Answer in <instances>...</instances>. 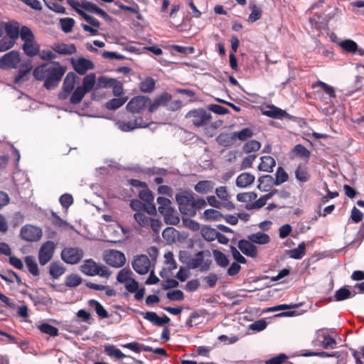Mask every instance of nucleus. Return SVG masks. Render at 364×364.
Listing matches in <instances>:
<instances>
[{"instance_id": "obj_1", "label": "nucleus", "mask_w": 364, "mask_h": 364, "mask_svg": "<svg viewBox=\"0 0 364 364\" xmlns=\"http://www.w3.org/2000/svg\"><path fill=\"white\" fill-rule=\"evenodd\" d=\"M65 71L66 68L59 62L52 61L36 67L33 75L36 80L44 81L47 90H53L58 85Z\"/></svg>"}, {"instance_id": "obj_2", "label": "nucleus", "mask_w": 364, "mask_h": 364, "mask_svg": "<svg viewBox=\"0 0 364 364\" xmlns=\"http://www.w3.org/2000/svg\"><path fill=\"white\" fill-rule=\"evenodd\" d=\"M21 39L23 41L21 49L26 55L31 58L38 55L40 45L36 41V36L29 27L22 26Z\"/></svg>"}, {"instance_id": "obj_3", "label": "nucleus", "mask_w": 364, "mask_h": 364, "mask_svg": "<svg viewBox=\"0 0 364 364\" xmlns=\"http://www.w3.org/2000/svg\"><path fill=\"white\" fill-rule=\"evenodd\" d=\"M80 271L85 275L90 277L100 276L104 278H109L111 272L106 266L97 263L92 259H86L80 266Z\"/></svg>"}, {"instance_id": "obj_4", "label": "nucleus", "mask_w": 364, "mask_h": 364, "mask_svg": "<svg viewBox=\"0 0 364 364\" xmlns=\"http://www.w3.org/2000/svg\"><path fill=\"white\" fill-rule=\"evenodd\" d=\"M193 198V194L187 191L180 192L176 194V200L178 203L179 210L183 215L190 216L196 215Z\"/></svg>"}, {"instance_id": "obj_5", "label": "nucleus", "mask_w": 364, "mask_h": 364, "mask_svg": "<svg viewBox=\"0 0 364 364\" xmlns=\"http://www.w3.org/2000/svg\"><path fill=\"white\" fill-rule=\"evenodd\" d=\"M187 119L197 127L206 125L211 119V114L204 109L199 108L189 111L185 116Z\"/></svg>"}, {"instance_id": "obj_6", "label": "nucleus", "mask_w": 364, "mask_h": 364, "mask_svg": "<svg viewBox=\"0 0 364 364\" xmlns=\"http://www.w3.org/2000/svg\"><path fill=\"white\" fill-rule=\"evenodd\" d=\"M23 62L19 51L11 50L0 58V68L3 70L16 69Z\"/></svg>"}, {"instance_id": "obj_7", "label": "nucleus", "mask_w": 364, "mask_h": 364, "mask_svg": "<svg viewBox=\"0 0 364 364\" xmlns=\"http://www.w3.org/2000/svg\"><path fill=\"white\" fill-rule=\"evenodd\" d=\"M55 250L53 241L48 240L43 242L38 251V259L41 265L47 264L53 258Z\"/></svg>"}, {"instance_id": "obj_8", "label": "nucleus", "mask_w": 364, "mask_h": 364, "mask_svg": "<svg viewBox=\"0 0 364 364\" xmlns=\"http://www.w3.org/2000/svg\"><path fill=\"white\" fill-rule=\"evenodd\" d=\"M84 252L79 247H65L61 252V258L67 264H77L82 258Z\"/></svg>"}, {"instance_id": "obj_9", "label": "nucleus", "mask_w": 364, "mask_h": 364, "mask_svg": "<svg viewBox=\"0 0 364 364\" xmlns=\"http://www.w3.org/2000/svg\"><path fill=\"white\" fill-rule=\"evenodd\" d=\"M20 236L22 240L28 242L38 241L43 236L42 230L32 225L23 226L20 231Z\"/></svg>"}, {"instance_id": "obj_10", "label": "nucleus", "mask_w": 364, "mask_h": 364, "mask_svg": "<svg viewBox=\"0 0 364 364\" xmlns=\"http://www.w3.org/2000/svg\"><path fill=\"white\" fill-rule=\"evenodd\" d=\"M132 265L134 270L139 274H147L151 269V261L146 255H139L134 257Z\"/></svg>"}, {"instance_id": "obj_11", "label": "nucleus", "mask_w": 364, "mask_h": 364, "mask_svg": "<svg viewBox=\"0 0 364 364\" xmlns=\"http://www.w3.org/2000/svg\"><path fill=\"white\" fill-rule=\"evenodd\" d=\"M105 262L113 267H121L126 262V258L120 251L115 250H109L106 252L104 256Z\"/></svg>"}, {"instance_id": "obj_12", "label": "nucleus", "mask_w": 364, "mask_h": 364, "mask_svg": "<svg viewBox=\"0 0 364 364\" xmlns=\"http://www.w3.org/2000/svg\"><path fill=\"white\" fill-rule=\"evenodd\" d=\"M68 4L72 7L79 15H80L87 23H89L92 26L95 28H99L100 26V21L87 15L86 14V11L84 10V8L82 5L81 0H66Z\"/></svg>"}, {"instance_id": "obj_13", "label": "nucleus", "mask_w": 364, "mask_h": 364, "mask_svg": "<svg viewBox=\"0 0 364 364\" xmlns=\"http://www.w3.org/2000/svg\"><path fill=\"white\" fill-rule=\"evenodd\" d=\"M77 79V75L73 72H70L66 75L63 80L62 90L58 95V97L60 100H65L69 97L73 91Z\"/></svg>"}, {"instance_id": "obj_14", "label": "nucleus", "mask_w": 364, "mask_h": 364, "mask_svg": "<svg viewBox=\"0 0 364 364\" xmlns=\"http://www.w3.org/2000/svg\"><path fill=\"white\" fill-rule=\"evenodd\" d=\"M150 99L145 96H137L132 98L127 105V109L132 113H139L147 107Z\"/></svg>"}, {"instance_id": "obj_15", "label": "nucleus", "mask_w": 364, "mask_h": 364, "mask_svg": "<svg viewBox=\"0 0 364 364\" xmlns=\"http://www.w3.org/2000/svg\"><path fill=\"white\" fill-rule=\"evenodd\" d=\"M0 26H3L6 36L17 41L18 37L21 38L22 26L20 27L19 23L16 21H9L8 22L0 21Z\"/></svg>"}, {"instance_id": "obj_16", "label": "nucleus", "mask_w": 364, "mask_h": 364, "mask_svg": "<svg viewBox=\"0 0 364 364\" xmlns=\"http://www.w3.org/2000/svg\"><path fill=\"white\" fill-rule=\"evenodd\" d=\"M204 251H199L193 256H191L188 267L191 269L199 267L201 272L208 270L210 268L211 262L209 260H204Z\"/></svg>"}, {"instance_id": "obj_17", "label": "nucleus", "mask_w": 364, "mask_h": 364, "mask_svg": "<svg viewBox=\"0 0 364 364\" xmlns=\"http://www.w3.org/2000/svg\"><path fill=\"white\" fill-rule=\"evenodd\" d=\"M119 129L122 132H131L137 128H146L149 126L148 123L144 122L141 118H136L129 122H118Z\"/></svg>"}, {"instance_id": "obj_18", "label": "nucleus", "mask_w": 364, "mask_h": 364, "mask_svg": "<svg viewBox=\"0 0 364 364\" xmlns=\"http://www.w3.org/2000/svg\"><path fill=\"white\" fill-rule=\"evenodd\" d=\"M72 65L75 70L80 75H84L85 73L94 68L92 62L85 58H79L72 60Z\"/></svg>"}, {"instance_id": "obj_19", "label": "nucleus", "mask_w": 364, "mask_h": 364, "mask_svg": "<svg viewBox=\"0 0 364 364\" xmlns=\"http://www.w3.org/2000/svg\"><path fill=\"white\" fill-rule=\"evenodd\" d=\"M18 68L20 69L14 77V82L16 84L22 83L28 79V74L32 70L31 60H24Z\"/></svg>"}, {"instance_id": "obj_20", "label": "nucleus", "mask_w": 364, "mask_h": 364, "mask_svg": "<svg viewBox=\"0 0 364 364\" xmlns=\"http://www.w3.org/2000/svg\"><path fill=\"white\" fill-rule=\"evenodd\" d=\"M237 247L247 257L255 258L257 255V247L249 240H239Z\"/></svg>"}, {"instance_id": "obj_21", "label": "nucleus", "mask_w": 364, "mask_h": 364, "mask_svg": "<svg viewBox=\"0 0 364 364\" xmlns=\"http://www.w3.org/2000/svg\"><path fill=\"white\" fill-rule=\"evenodd\" d=\"M215 194L223 203V208L228 210L235 209V205L230 200V194L225 186H220L215 189Z\"/></svg>"}, {"instance_id": "obj_22", "label": "nucleus", "mask_w": 364, "mask_h": 364, "mask_svg": "<svg viewBox=\"0 0 364 364\" xmlns=\"http://www.w3.org/2000/svg\"><path fill=\"white\" fill-rule=\"evenodd\" d=\"M141 314L143 315L144 319L156 326H163L170 321V318L167 316L165 315L164 317H160L154 311L141 312Z\"/></svg>"}, {"instance_id": "obj_23", "label": "nucleus", "mask_w": 364, "mask_h": 364, "mask_svg": "<svg viewBox=\"0 0 364 364\" xmlns=\"http://www.w3.org/2000/svg\"><path fill=\"white\" fill-rule=\"evenodd\" d=\"M82 5L84 8V10L90 14H95L100 16L104 19H109V15L102 9L97 6L95 4L87 1V0H81Z\"/></svg>"}, {"instance_id": "obj_24", "label": "nucleus", "mask_w": 364, "mask_h": 364, "mask_svg": "<svg viewBox=\"0 0 364 364\" xmlns=\"http://www.w3.org/2000/svg\"><path fill=\"white\" fill-rule=\"evenodd\" d=\"M82 5L84 8V10L90 14H95L100 16L104 19H109V15L102 9L97 6L95 4L87 1V0H81Z\"/></svg>"}, {"instance_id": "obj_25", "label": "nucleus", "mask_w": 364, "mask_h": 364, "mask_svg": "<svg viewBox=\"0 0 364 364\" xmlns=\"http://www.w3.org/2000/svg\"><path fill=\"white\" fill-rule=\"evenodd\" d=\"M55 53L61 55H71L75 53L77 51L76 47L74 44H65L63 43H55L52 47Z\"/></svg>"}, {"instance_id": "obj_26", "label": "nucleus", "mask_w": 364, "mask_h": 364, "mask_svg": "<svg viewBox=\"0 0 364 364\" xmlns=\"http://www.w3.org/2000/svg\"><path fill=\"white\" fill-rule=\"evenodd\" d=\"M261 162L258 166V168L261 171L271 173L275 166V160L270 156H264L260 158Z\"/></svg>"}, {"instance_id": "obj_27", "label": "nucleus", "mask_w": 364, "mask_h": 364, "mask_svg": "<svg viewBox=\"0 0 364 364\" xmlns=\"http://www.w3.org/2000/svg\"><path fill=\"white\" fill-rule=\"evenodd\" d=\"M255 176L249 173H242L236 179V186L245 188L250 186L255 181Z\"/></svg>"}, {"instance_id": "obj_28", "label": "nucleus", "mask_w": 364, "mask_h": 364, "mask_svg": "<svg viewBox=\"0 0 364 364\" xmlns=\"http://www.w3.org/2000/svg\"><path fill=\"white\" fill-rule=\"evenodd\" d=\"M247 238L252 242L258 245H266L269 243L270 241V237L269 235L262 232H258L256 233L251 234L248 235Z\"/></svg>"}, {"instance_id": "obj_29", "label": "nucleus", "mask_w": 364, "mask_h": 364, "mask_svg": "<svg viewBox=\"0 0 364 364\" xmlns=\"http://www.w3.org/2000/svg\"><path fill=\"white\" fill-rule=\"evenodd\" d=\"M306 244L304 242H301L296 248L287 250V255L294 259H300L305 255Z\"/></svg>"}, {"instance_id": "obj_30", "label": "nucleus", "mask_w": 364, "mask_h": 364, "mask_svg": "<svg viewBox=\"0 0 364 364\" xmlns=\"http://www.w3.org/2000/svg\"><path fill=\"white\" fill-rule=\"evenodd\" d=\"M89 306L94 309L97 316L102 318H108L109 314L105 307L97 301L90 299L88 301Z\"/></svg>"}, {"instance_id": "obj_31", "label": "nucleus", "mask_w": 364, "mask_h": 364, "mask_svg": "<svg viewBox=\"0 0 364 364\" xmlns=\"http://www.w3.org/2000/svg\"><path fill=\"white\" fill-rule=\"evenodd\" d=\"M24 260L28 272L35 277L38 276L40 272L36 258L33 256L28 255L25 257Z\"/></svg>"}, {"instance_id": "obj_32", "label": "nucleus", "mask_w": 364, "mask_h": 364, "mask_svg": "<svg viewBox=\"0 0 364 364\" xmlns=\"http://www.w3.org/2000/svg\"><path fill=\"white\" fill-rule=\"evenodd\" d=\"M296 178L302 183L308 181L310 178V174L306 165L300 164L295 171Z\"/></svg>"}, {"instance_id": "obj_33", "label": "nucleus", "mask_w": 364, "mask_h": 364, "mask_svg": "<svg viewBox=\"0 0 364 364\" xmlns=\"http://www.w3.org/2000/svg\"><path fill=\"white\" fill-rule=\"evenodd\" d=\"M214 188V183L210 181H201L195 186V191L200 194H206Z\"/></svg>"}, {"instance_id": "obj_34", "label": "nucleus", "mask_w": 364, "mask_h": 364, "mask_svg": "<svg viewBox=\"0 0 364 364\" xmlns=\"http://www.w3.org/2000/svg\"><path fill=\"white\" fill-rule=\"evenodd\" d=\"M223 218V215L215 209L205 210L201 218L205 221H219Z\"/></svg>"}, {"instance_id": "obj_35", "label": "nucleus", "mask_w": 364, "mask_h": 364, "mask_svg": "<svg viewBox=\"0 0 364 364\" xmlns=\"http://www.w3.org/2000/svg\"><path fill=\"white\" fill-rule=\"evenodd\" d=\"M65 269L59 262H54L50 265L49 273L54 279H58L65 273Z\"/></svg>"}, {"instance_id": "obj_36", "label": "nucleus", "mask_w": 364, "mask_h": 364, "mask_svg": "<svg viewBox=\"0 0 364 364\" xmlns=\"http://www.w3.org/2000/svg\"><path fill=\"white\" fill-rule=\"evenodd\" d=\"M96 82V76L94 73L87 75L82 80V85L80 86L87 93L92 90Z\"/></svg>"}, {"instance_id": "obj_37", "label": "nucleus", "mask_w": 364, "mask_h": 364, "mask_svg": "<svg viewBox=\"0 0 364 364\" xmlns=\"http://www.w3.org/2000/svg\"><path fill=\"white\" fill-rule=\"evenodd\" d=\"M262 113L269 117L272 118H282L287 114V112L284 110H282L274 105L269 106L268 109L264 110Z\"/></svg>"}, {"instance_id": "obj_38", "label": "nucleus", "mask_w": 364, "mask_h": 364, "mask_svg": "<svg viewBox=\"0 0 364 364\" xmlns=\"http://www.w3.org/2000/svg\"><path fill=\"white\" fill-rule=\"evenodd\" d=\"M277 193H278V191L276 189H274V190L271 191L269 193H268L267 194L262 196L259 199L256 200L251 205V208H260L263 207L267 203V201Z\"/></svg>"}, {"instance_id": "obj_39", "label": "nucleus", "mask_w": 364, "mask_h": 364, "mask_svg": "<svg viewBox=\"0 0 364 364\" xmlns=\"http://www.w3.org/2000/svg\"><path fill=\"white\" fill-rule=\"evenodd\" d=\"M312 87L314 89L317 87L321 88L329 98L334 97L336 96L334 88L321 80L315 82L312 85Z\"/></svg>"}, {"instance_id": "obj_40", "label": "nucleus", "mask_w": 364, "mask_h": 364, "mask_svg": "<svg viewBox=\"0 0 364 364\" xmlns=\"http://www.w3.org/2000/svg\"><path fill=\"white\" fill-rule=\"evenodd\" d=\"M234 140L235 136L233 133L232 134L228 133H221L216 138L218 144L223 146H229L232 145Z\"/></svg>"}, {"instance_id": "obj_41", "label": "nucleus", "mask_w": 364, "mask_h": 364, "mask_svg": "<svg viewBox=\"0 0 364 364\" xmlns=\"http://www.w3.org/2000/svg\"><path fill=\"white\" fill-rule=\"evenodd\" d=\"M105 351L108 356L114 358L116 359H122L126 357V355L121 351V350L113 345L105 346Z\"/></svg>"}, {"instance_id": "obj_42", "label": "nucleus", "mask_w": 364, "mask_h": 364, "mask_svg": "<svg viewBox=\"0 0 364 364\" xmlns=\"http://www.w3.org/2000/svg\"><path fill=\"white\" fill-rule=\"evenodd\" d=\"M157 203L159 204V212L164 215L165 213L168 212L170 209H172L171 202L169 199L164 197H158Z\"/></svg>"}, {"instance_id": "obj_43", "label": "nucleus", "mask_w": 364, "mask_h": 364, "mask_svg": "<svg viewBox=\"0 0 364 364\" xmlns=\"http://www.w3.org/2000/svg\"><path fill=\"white\" fill-rule=\"evenodd\" d=\"M132 272L128 268H123L119 271L117 275V281L121 284H126L132 279Z\"/></svg>"}, {"instance_id": "obj_44", "label": "nucleus", "mask_w": 364, "mask_h": 364, "mask_svg": "<svg viewBox=\"0 0 364 364\" xmlns=\"http://www.w3.org/2000/svg\"><path fill=\"white\" fill-rule=\"evenodd\" d=\"M272 181H273V178L272 176H269V175L263 176L259 178V179H258L259 184H258L257 187L261 191H268L271 186Z\"/></svg>"}, {"instance_id": "obj_45", "label": "nucleus", "mask_w": 364, "mask_h": 364, "mask_svg": "<svg viewBox=\"0 0 364 364\" xmlns=\"http://www.w3.org/2000/svg\"><path fill=\"white\" fill-rule=\"evenodd\" d=\"M127 101V97L113 98L105 104V107L109 110H115L122 107Z\"/></svg>"}, {"instance_id": "obj_46", "label": "nucleus", "mask_w": 364, "mask_h": 364, "mask_svg": "<svg viewBox=\"0 0 364 364\" xmlns=\"http://www.w3.org/2000/svg\"><path fill=\"white\" fill-rule=\"evenodd\" d=\"M134 218L140 227L144 228L149 227V223L151 218L146 216L144 213L136 212L134 213Z\"/></svg>"}, {"instance_id": "obj_47", "label": "nucleus", "mask_w": 364, "mask_h": 364, "mask_svg": "<svg viewBox=\"0 0 364 364\" xmlns=\"http://www.w3.org/2000/svg\"><path fill=\"white\" fill-rule=\"evenodd\" d=\"M213 255L216 263L221 267H226L229 264L228 257L220 250H214Z\"/></svg>"}, {"instance_id": "obj_48", "label": "nucleus", "mask_w": 364, "mask_h": 364, "mask_svg": "<svg viewBox=\"0 0 364 364\" xmlns=\"http://www.w3.org/2000/svg\"><path fill=\"white\" fill-rule=\"evenodd\" d=\"M162 215L164 216V221L167 224L177 225L180 222V218L173 208L170 209L168 212L165 213Z\"/></svg>"}, {"instance_id": "obj_49", "label": "nucleus", "mask_w": 364, "mask_h": 364, "mask_svg": "<svg viewBox=\"0 0 364 364\" xmlns=\"http://www.w3.org/2000/svg\"><path fill=\"white\" fill-rule=\"evenodd\" d=\"M82 278L75 274L67 275L65 279V284L68 287H75L79 286L82 283Z\"/></svg>"}, {"instance_id": "obj_50", "label": "nucleus", "mask_w": 364, "mask_h": 364, "mask_svg": "<svg viewBox=\"0 0 364 364\" xmlns=\"http://www.w3.org/2000/svg\"><path fill=\"white\" fill-rule=\"evenodd\" d=\"M75 24V20L72 18L67 17L60 19V26L61 30L65 33L72 31Z\"/></svg>"}, {"instance_id": "obj_51", "label": "nucleus", "mask_w": 364, "mask_h": 364, "mask_svg": "<svg viewBox=\"0 0 364 364\" xmlns=\"http://www.w3.org/2000/svg\"><path fill=\"white\" fill-rule=\"evenodd\" d=\"M86 93L87 92L82 89V87H80V86L77 87L70 97V103L74 105L79 103Z\"/></svg>"}, {"instance_id": "obj_52", "label": "nucleus", "mask_w": 364, "mask_h": 364, "mask_svg": "<svg viewBox=\"0 0 364 364\" xmlns=\"http://www.w3.org/2000/svg\"><path fill=\"white\" fill-rule=\"evenodd\" d=\"M354 294L355 293L351 292L348 289L343 287L336 291L334 298L336 301H343L353 296Z\"/></svg>"}, {"instance_id": "obj_53", "label": "nucleus", "mask_w": 364, "mask_h": 364, "mask_svg": "<svg viewBox=\"0 0 364 364\" xmlns=\"http://www.w3.org/2000/svg\"><path fill=\"white\" fill-rule=\"evenodd\" d=\"M201 235L207 241H213L218 236V231L209 227H204L201 229Z\"/></svg>"}, {"instance_id": "obj_54", "label": "nucleus", "mask_w": 364, "mask_h": 364, "mask_svg": "<svg viewBox=\"0 0 364 364\" xmlns=\"http://www.w3.org/2000/svg\"><path fill=\"white\" fill-rule=\"evenodd\" d=\"M38 329L43 333L50 336H57L58 335V329L48 323H41L38 326Z\"/></svg>"}, {"instance_id": "obj_55", "label": "nucleus", "mask_w": 364, "mask_h": 364, "mask_svg": "<svg viewBox=\"0 0 364 364\" xmlns=\"http://www.w3.org/2000/svg\"><path fill=\"white\" fill-rule=\"evenodd\" d=\"M139 87L143 92H150L155 87V81L151 77H146L141 82Z\"/></svg>"}, {"instance_id": "obj_56", "label": "nucleus", "mask_w": 364, "mask_h": 364, "mask_svg": "<svg viewBox=\"0 0 364 364\" xmlns=\"http://www.w3.org/2000/svg\"><path fill=\"white\" fill-rule=\"evenodd\" d=\"M16 41L14 39L5 36L0 40V52H5L12 48L16 44Z\"/></svg>"}, {"instance_id": "obj_57", "label": "nucleus", "mask_w": 364, "mask_h": 364, "mask_svg": "<svg viewBox=\"0 0 364 364\" xmlns=\"http://www.w3.org/2000/svg\"><path fill=\"white\" fill-rule=\"evenodd\" d=\"M294 154L302 159H308L310 156V151L303 145L297 144L293 149Z\"/></svg>"}, {"instance_id": "obj_58", "label": "nucleus", "mask_w": 364, "mask_h": 364, "mask_svg": "<svg viewBox=\"0 0 364 364\" xmlns=\"http://www.w3.org/2000/svg\"><path fill=\"white\" fill-rule=\"evenodd\" d=\"M261 147V144L256 140H250L246 142L243 146L244 152L249 154L258 151Z\"/></svg>"}, {"instance_id": "obj_59", "label": "nucleus", "mask_w": 364, "mask_h": 364, "mask_svg": "<svg viewBox=\"0 0 364 364\" xmlns=\"http://www.w3.org/2000/svg\"><path fill=\"white\" fill-rule=\"evenodd\" d=\"M275 176L276 179L274 184L276 186H279L288 180V174L282 167L277 168Z\"/></svg>"}, {"instance_id": "obj_60", "label": "nucleus", "mask_w": 364, "mask_h": 364, "mask_svg": "<svg viewBox=\"0 0 364 364\" xmlns=\"http://www.w3.org/2000/svg\"><path fill=\"white\" fill-rule=\"evenodd\" d=\"M45 1L46 6L50 10H51L57 14H65V8L63 6L59 4L56 2L52 1Z\"/></svg>"}, {"instance_id": "obj_61", "label": "nucleus", "mask_w": 364, "mask_h": 364, "mask_svg": "<svg viewBox=\"0 0 364 364\" xmlns=\"http://www.w3.org/2000/svg\"><path fill=\"white\" fill-rule=\"evenodd\" d=\"M235 139H238L241 141H245L249 138H250L253 133L252 131L249 128H245L239 132H235L233 133Z\"/></svg>"}, {"instance_id": "obj_62", "label": "nucleus", "mask_w": 364, "mask_h": 364, "mask_svg": "<svg viewBox=\"0 0 364 364\" xmlns=\"http://www.w3.org/2000/svg\"><path fill=\"white\" fill-rule=\"evenodd\" d=\"M38 55H39L40 58L43 60H51L56 58L55 51L53 49L41 50V47L39 48V53Z\"/></svg>"}, {"instance_id": "obj_63", "label": "nucleus", "mask_w": 364, "mask_h": 364, "mask_svg": "<svg viewBox=\"0 0 364 364\" xmlns=\"http://www.w3.org/2000/svg\"><path fill=\"white\" fill-rule=\"evenodd\" d=\"M323 340L322 341V346L325 349H333L336 346V340L329 335H323Z\"/></svg>"}, {"instance_id": "obj_64", "label": "nucleus", "mask_w": 364, "mask_h": 364, "mask_svg": "<svg viewBox=\"0 0 364 364\" xmlns=\"http://www.w3.org/2000/svg\"><path fill=\"white\" fill-rule=\"evenodd\" d=\"M60 203L63 208L68 209L73 203V196L69 193H64L59 198Z\"/></svg>"}]
</instances>
